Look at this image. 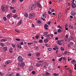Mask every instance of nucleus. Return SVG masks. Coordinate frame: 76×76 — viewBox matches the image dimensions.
I'll use <instances>...</instances> for the list:
<instances>
[{
  "mask_svg": "<svg viewBox=\"0 0 76 76\" xmlns=\"http://www.w3.org/2000/svg\"><path fill=\"white\" fill-rule=\"evenodd\" d=\"M75 0H71V2H72V4H71V5L72 6V8H75V7H76V4L75 3H74V1H75Z\"/></svg>",
  "mask_w": 76,
  "mask_h": 76,
  "instance_id": "f257e3e1",
  "label": "nucleus"
},
{
  "mask_svg": "<svg viewBox=\"0 0 76 76\" xmlns=\"http://www.w3.org/2000/svg\"><path fill=\"white\" fill-rule=\"evenodd\" d=\"M35 17V14L34 13L29 14L28 16L29 19H32Z\"/></svg>",
  "mask_w": 76,
  "mask_h": 76,
  "instance_id": "f03ea898",
  "label": "nucleus"
},
{
  "mask_svg": "<svg viewBox=\"0 0 76 76\" xmlns=\"http://www.w3.org/2000/svg\"><path fill=\"white\" fill-rule=\"evenodd\" d=\"M64 40L63 39L60 40H57V43L59 45H62V43H61V42H62Z\"/></svg>",
  "mask_w": 76,
  "mask_h": 76,
  "instance_id": "7ed1b4c3",
  "label": "nucleus"
},
{
  "mask_svg": "<svg viewBox=\"0 0 76 76\" xmlns=\"http://www.w3.org/2000/svg\"><path fill=\"white\" fill-rule=\"evenodd\" d=\"M25 63L24 62H22L21 64H18V66L21 67H23L24 66H25Z\"/></svg>",
  "mask_w": 76,
  "mask_h": 76,
  "instance_id": "20e7f679",
  "label": "nucleus"
},
{
  "mask_svg": "<svg viewBox=\"0 0 76 76\" xmlns=\"http://www.w3.org/2000/svg\"><path fill=\"white\" fill-rule=\"evenodd\" d=\"M18 59L19 61H20L21 63L23 61V58L21 56H18Z\"/></svg>",
  "mask_w": 76,
  "mask_h": 76,
  "instance_id": "39448f33",
  "label": "nucleus"
},
{
  "mask_svg": "<svg viewBox=\"0 0 76 76\" xmlns=\"http://www.w3.org/2000/svg\"><path fill=\"white\" fill-rule=\"evenodd\" d=\"M34 8L35 5H30V6L29 7L30 9V10H34Z\"/></svg>",
  "mask_w": 76,
  "mask_h": 76,
  "instance_id": "423d86ee",
  "label": "nucleus"
},
{
  "mask_svg": "<svg viewBox=\"0 0 76 76\" xmlns=\"http://www.w3.org/2000/svg\"><path fill=\"white\" fill-rule=\"evenodd\" d=\"M17 46L18 48H22V47H21V45L19 44H18L17 45Z\"/></svg>",
  "mask_w": 76,
  "mask_h": 76,
  "instance_id": "0eeeda50",
  "label": "nucleus"
},
{
  "mask_svg": "<svg viewBox=\"0 0 76 76\" xmlns=\"http://www.w3.org/2000/svg\"><path fill=\"white\" fill-rule=\"evenodd\" d=\"M40 66H41V64L39 63V62L37 63L36 65V66L38 67H40Z\"/></svg>",
  "mask_w": 76,
  "mask_h": 76,
  "instance_id": "6e6552de",
  "label": "nucleus"
},
{
  "mask_svg": "<svg viewBox=\"0 0 76 76\" xmlns=\"http://www.w3.org/2000/svg\"><path fill=\"white\" fill-rule=\"evenodd\" d=\"M9 63H11V62H10V61H8L5 62V64L7 65V64H9Z\"/></svg>",
  "mask_w": 76,
  "mask_h": 76,
  "instance_id": "1a4fd4ad",
  "label": "nucleus"
},
{
  "mask_svg": "<svg viewBox=\"0 0 76 76\" xmlns=\"http://www.w3.org/2000/svg\"><path fill=\"white\" fill-rule=\"evenodd\" d=\"M46 13H44L42 14V17L43 18H46Z\"/></svg>",
  "mask_w": 76,
  "mask_h": 76,
  "instance_id": "9d476101",
  "label": "nucleus"
},
{
  "mask_svg": "<svg viewBox=\"0 0 76 76\" xmlns=\"http://www.w3.org/2000/svg\"><path fill=\"white\" fill-rule=\"evenodd\" d=\"M29 71H32L33 70V67L32 66H30L29 68Z\"/></svg>",
  "mask_w": 76,
  "mask_h": 76,
  "instance_id": "9b49d317",
  "label": "nucleus"
},
{
  "mask_svg": "<svg viewBox=\"0 0 76 76\" xmlns=\"http://www.w3.org/2000/svg\"><path fill=\"white\" fill-rule=\"evenodd\" d=\"M1 8L2 11H3V12H4L5 11V10H6L4 9V6H2L1 7Z\"/></svg>",
  "mask_w": 76,
  "mask_h": 76,
  "instance_id": "f8f14e48",
  "label": "nucleus"
},
{
  "mask_svg": "<svg viewBox=\"0 0 76 76\" xmlns=\"http://www.w3.org/2000/svg\"><path fill=\"white\" fill-rule=\"evenodd\" d=\"M71 14L72 16H75L76 15V13H75V12H71Z\"/></svg>",
  "mask_w": 76,
  "mask_h": 76,
  "instance_id": "ddd939ff",
  "label": "nucleus"
},
{
  "mask_svg": "<svg viewBox=\"0 0 76 76\" xmlns=\"http://www.w3.org/2000/svg\"><path fill=\"white\" fill-rule=\"evenodd\" d=\"M3 49L4 51H6L7 50V47H4L3 48Z\"/></svg>",
  "mask_w": 76,
  "mask_h": 76,
  "instance_id": "4468645a",
  "label": "nucleus"
},
{
  "mask_svg": "<svg viewBox=\"0 0 76 76\" xmlns=\"http://www.w3.org/2000/svg\"><path fill=\"white\" fill-rule=\"evenodd\" d=\"M1 41L2 42H5V41H7V39H3L1 40Z\"/></svg>",
  "mask_w": 76,
  "mask_h": 76,
  "instance_id": "2eb2a0df",
  "label": "nucleus"
},
{
  "mask_svg": "<svg viewBox=\"0 0 76 76\" xmlns=\"http://www.w3.org/2000/svg\"><path fill=\"white\" fill-rule=\"evenodd\" d=\"M48 38L45 39L44 41V42L45 43H47V42H48Z\"/></svg>",
  "mask_w": 76,
  "mask_h": 76,
  "instance_id": "dca6fc26",
  "label": "nucleus"
},
{
  "mask_svg": "<svg viewBox=\"0 0 76 76\" xmlns=\"http://www.w3.org/2000/svg\"><path fill=\"white\" fill-rule=\"evenodd\" d=\"M10 52L11 53H13V48H11L9 50Z\"/></svg>",
  "mask_w": 76,
  "mask_h": 76,
  "instance_id": "f3484780",
  "label": "nucleus"
},
{
  "mask_svg": "<svg viewBox=\"0 0 76 76\" xmlns=\"http://www.w3.org/2000/svg\"><path fill=\"white\" fill-rule=\"evenodd\" d=\"M10 14V13L7 15V18H11L12 16H11V14Z\"/></svg>",
  "mask_w": 76,
  "mask_h": 76,
  "instance_id": "a211bd4d",
  "label": "nucleus"
},
{
  "mask_svg": "<svg viewBox=\"0 0 76 76\" xmlns=\"http://www.w3.org/2000/svg\"><path fill=\"white\" fill-rule=\"evenodd\" d=\"M45 74L46 75H47L48 76H49V75H50V74L47 72H46Z\"/></svg>",
  "mask_w": 76,
  "mask_h": 76,
  "instance_id": "6ab92c4d",
  "label": "nucleus"
},
{
  "mask_svg": "<svg viewBox=\"0 0 76 76\" xmlns=\"http://www.w3.org/2000/svg\"><path fill=\"white\" fill-rule=\"evenodd\" d=\"M37 5L38 6V7L39 8H41V6L40 4L38 3L37 4Z\"/></svg>",
  "mask_w": 76,
  "mask_h": 76,
  "instance_id": "aec40b11",
  "label": "nucleus"
},
{
  "mask_svg": "<svg viewBox=\"0 0 76 76\" xmlns=\"http://www.w3.org/2000/svg\"><path fill=\"white\" fill-rule=\"evenodd\" d=\"M48 13L49 15H53L52 12L50 11H48Z\"/></svg>",
  "mask_w": 76,
  "mask_h": 76,
  "instance_id": "412c9836",
  "label": "nucleus"
},
{
  "mask_svg": "<svg viewBox=\"0 0 76 76\" xmlns=\"http://www.w3.org/2000/svg\"><path fill=\"white\" fill-rule=\"evenodd\" d=\"M69 26L70 28H71V29H73V28H74V27H73V26H72L70 25H69Z\"/></svg>",
  "mask_w": 76,
  "mask_h": 76,
  "instance_id": "4be33fe9",
  "label": "nucleus"
},
{
  "mask_svg": "<svg viewBox=\"0 0 76 76\" xmlns=\"http://www.w3.org/2000/svg\"><path fill=\"white\" fill-rule=\"evenodd\" d=\"M48 50L49 51H51V50H52V48H48Z\"/></svg>",
  "mask_w": 76,
  "mask_h": 76,
  "instance_id": "5701e85b",
  "label": "nucleus"
},
{
  "mask_svg": "<svg viewBox=\"0 0 76 76\" xmlns=\"http://www.w3.org/2000/svg\"><path fill=\"white\" fill-rule=\"evenodd\" d=\"M58 18L60 17H60H61V13L60 12L58 15Z\"/></svg>",
  "mask_w": 76,
  "mask_h": 76,
  "instance_id": "b1692460",
  "label": "nucleus"
},
{
  "mask_svg": "<svg viewBox=\"0 0 76 76\" xmlns=\"http://www.w3.org/2000/svg\"><path fill=\"white\" fill-rule=\"evenodd\" d=\"M24 16L26 17V18H28V14L27 13H25L24 15Z\"/></svg>",
  "mask_w": 76,
  "mask_h": 76,
  "instance_id": "393cba45",
  "label": "nucleus"
},
{
  "mask_svg": "<svg viewBox=\"0 0 76 76\" xmlns=\"http://www.w3.org/2000/svg\"><path fill=\"white\" fill-rule=\"evenodd\" d=\"M22 20H20L18 22V24H19V25H20V24L22 23Z\"/></svg>",
  "mask_w": 76,
  "mask_h": 76,
  "instance_id": "a878e982",
  "label": "nucleus"
},
{
  "mask_svg": "<svg viewBox=\"0 0 76 76\" xmlns=\"http://www.w3.org/2000/svg\"><path fill=\"white\" fill-rule=\"evenodd\" d=\"M64 39L65 42H67V40H68V38H66V37H65Z\"/></svg>",
  "mask_w": 76,
  "mask_h": 76,
  "instance_id": "bb28decb",
  "label": "nucleus"
},
{
  "mask_svg": "<svg viewBox=\"0 0 76 76\" xmlns=\"http://www.w3.org/2000/svg\"><path fill=\"white\" fill-rule=\"evenodd\" d=\"M48 34V32H45L43 33V34L44 35H47V34Z\"/></svg>",
  "mask_w": 76,
  "mask_h": 76,
  "instance_id": "cd10ccee",
  "label": "nucleus"
},
{
  "mask_svg": "<svg viewBox=\"0 0 76 76\" xmlns=\"http://www.w3.org/2000/svg\"><path fill=\"white\" fill-rule=\"evenodd\" d=\"M53 75L55 76H58V75H59V74H56V73H53Z\"/></svg>",
  "mask_w": 76,
  "mask_h": 76,
  "instance_id": "c85d7f7f",
  "label": "nucleus"
},
{
  "mask_svg": "<svg viewBox=\"0 0 76 76\" xmlns=\"http://www.w3.org/2000/svg\"><path fill=\"white\" fill-rule=\"evenodd\" d=\"M0 45L1 46V47H4V45L3 43H0Z\"/></svg>",
  "mask_w": 76,
  "mask_h": 76,
  "instance_id": "c756f323",
  "label": "nucleus"
},
{
  "mask_svg": "<svg viewBox=\"0 0 76 76\" xmlns=\"http://www.w3.org/2000/svg\"><path fill=\"white\" fill-rule=\"evenodd\" d=\"M61 30L60 29L58 30L57 32H59V33H60L61 32Z\"/></svg>",
  "mask_w": 76,
  "mask_h": 76,
  "instance_id": "7c9ffc66",
  "label": "nucleus"
},
{
  "mask_svg": "<svg viewBox=\"0 0 76 76\" xmlns=\"http://www.w3.org/2000/svg\"><path fill=\"white\" fill-rule=\"evenodd\" d=\"M18 17V16L16 15H15L13 16V18H14L15 19H16V18H17Z\"/></svg>",
  "mask_w": 76,
  "mask_h": 76,
  "instance_id": "2f4dec72",
  "label": "nucleus"
},
{
  "mask_svg": "<svg viewBox=\"0 0 76 76\" xmlns=\"http://www.w3.org/2000/svg\"><path fill=\"white\" fill-rule=\"evenodd\" d=\"M3 19L4 20H7V18L5 17H3Z\"/></svg>",
  "mask_w": 76,
  "mask_h": 76,
  "instance_id": "473e14b6",
  "label": "nucleus"
},
{
  "mask_svg": "<svg viewBox=\"0 0 76 76\" xmlns=\"http://www.w3.org/2000/svg\"><path fill=\"white\" fill-rule=\"evenodd\" d=\"M0 75L1 76H3L4 75V74L1 72H0Z\"/></svg>",
  "mask_w": 76,
  "mask_h": 76,
  "instance_id": "72a5a7b5",
  "label": "nucleus"
},
{
  "mask_svg": "<svg viewBox=\"0 0 76 76\" xmlns=\"http://www.w3.org/2000/svg\"><path fill=\"white\" fill-rule=\"evenodd\" d=\"M40 55V53H37L36 54V55L38 57Z\"/></svg>",
  "mask_w": 76,
  "mask_h": 76,
  "instance_id": "f704fd0d",
  "label": "nucleus"
},
{
  "mask_svg": "<svg viewBox=\"0 0 76 76\" xmlns=\"http://www.w3.org/2000/svg\"><path fill=\"white\" fill-rule=\"evenodd\" d=\"M37 22L38 23H41V21L39 20H38L37 21Z\"/></svg>",
  "mask_w": 76,
  "mask_h": 76,
  "instance_id": "c9c22d12",
  "label": "nucleus"
},
{
  "mask_svg": "<svg viewBox=\"0 0 76 76\" xmlns=\"http://www.w3.org/2000/svg\"><path fill=\"white\" fill-rule=\"evenodd\" d=\"M69 45H73V43L72 42H70Z\"/></svg>",
  "mask_w": 76,
  "mask_h": 76,
  "instance_id": "e433bc0d",
  "label": "nucleus"
},
{
  "mask_svg": "<svg viewBox=\"0 0 76 76\" xmlns=\"http://www.w3.org/2000/svg\"><path fill=\"white\" fill-rule=\"evenodd\" d=\"M10 8L11 10H12V9H15V8L14 7H10Z\"/></svg>",
  "mask_w": 76,
  "mask_h": 76,
  "instance_id": "4c0bfd02",
  "label": "nucleus"
},
{
  "mask_svg": "<svg viewBox=\"0 0 76 76\" xmlns=\"http://www.w3.org/2000/svg\"><path fill=\"white\" fill-rule=\"evenodd\" d=\"M44 27H48V25L46 24H45L44 25Z\"/></svg>",
  "mask_w": 76,
  "mask_h": 76,
  "instance_id": "58836bf2",
  "label": "nucleus"
},
{
  "mask_svg": "<svg viewBox=\"0 0 76 76\" xmlns=\"http://www.w3.org/2000/svg\"><path fill=\"white\" fill-rule=\"evenodd\" d=\"M39 42L40 43H42L43 41H42V40L41 39L39 40Z\"/></svg>",
  "mask_w": 76,
  "mask_h": 76,
  "instance_id": "ea45409f",
  "label": "nucleus"
},
{
  "mask_svg": "<svg viewBox=\"0 0 76 76\" xmlns=\"http://www.w3.org/2000/svg\"><path fill=\"white\" fill-rule=\"evenodd\" d=\"M60 50L61 51H64V48L62 47H61L60 48Z\"/></svg>",
  "mask_w": 76,
  "mask_h": 76,
  "instance_id": "a19ab883",
  "label": "nucleus"
},
{
  "mask_svg": "<svg viewBox=\"0 0 76 76\" xmlns=\"http://www.w3.org/2000/svg\"><path fill=\"white\" fill-rule=\"evenodd\" d=\"M58 28H59V29H62V28H61V27L59 25L58 26Z\"/></svg>",
  "mask_w": 76,
  "mask_h": 76,
  "instance_id": "79ce46f5",
  "label": "nucleus"
},
{
  "mask_svg": "<svg viewBox=\"0 0 76 76\" xmlns=\"http://www.w3.org/2000/svg\"><path fill=\"white\" fill-rule=\"evenodd\" d=\"M12 13H16V10L15 9L13 10L12 11Z\"/></svg>",
  "mask_w": 76,
  "mask_h": 76,
  "instance_id": "37998d69",
  "label": "nucleus"
},
{
  "mask_svg": "<svg viewBox=\"0 0 76 76\" xmlns=\"http://www.w3.org/2000/svg\"><path fill=\"white\" fill-rule=\"evenodd\" d=\"M65 38H69V35H68L67 34H66V36H65Z\"/></svg>",
  "mask_w": 76,
  "mask_h": 76,
  "instance_id": "c03bdc74",
  "label": "nucleus"
},
{
  "mask_svg": "<svg viewBox=\"0 0 76 76\" xmlns=\"http://www.w3.org/2000/svg\"><path fill=\"white\" fill-rule=\"evenodd\" d=\"M35 38H36L37 39H38L39 38V36L37 35V36L35 37Z\"/></svg>",
  "mask_w": 76,
  "mask_h": 76,
  "instance_id": "a18cd8bd",
  "label": "nucleus"
},
{
  "mask_svg": "<svg viewBox=\"0 0 76 76\" xmlns=\"http://www.w3.org/2000/svg\"><path fill=\"white\" fill-rule=\"evenodd\" d=\"M45 46H47V47H50L49 45H48V44H45Z\"/></svg>",
  "mask_w": 76,
  "mask_h": 76,
  "instance_id": "49530a36",
  "label": "nucleus"
},
{
  "mask_svg": "<svg viewBox=\"0 0 76 76\" xmlns=\"http://www.w3.org/2000/svg\"><path fill=\"white\" fill-rule=\"evenodd\" d=\"M15 40H16V41H20V39L18 38L16 39Z\"/></svg>",
  "mask_w": 76,
  "mask_h": 76,
  "instance_id": "de8ad7c7",
  "label": "nucleus"
},
{
  "mask_svg": "<svg viewBox=\"0 0 76 76\" xmlns=\"http://www.w3.org/2000/svg\"><path fill=\"white\" fill-rule=\"evenodd\" d=\"M15 32H18V33H19V31L18 30L15 29Z\"/></svg>",
  "mask_w": 76,
  "mask_h": 76,
  "instance_id": "09e8293b",
  "label": "nucleus"
},
{
  "mask_svg": "<svg viewBox=\"0 0 76 76\" xmlns=\"http://www.w3.org/2000/svg\"><path fill=\"white\" fill-rule=\"evenodd\" d=\"M32 73L33 75H35V71H32Z\"/></svg>",
  "mask_w": 76,
  "mask_h": 76,
  "instance_id": "8fccbe9b",
  "label": "nucleus"
},
{
  "mask_svg": "<svg viewBox=\"0 0 76 76\" xmlns=\"http://www.w3.org/2000/svg\"><path fill=\"white\" fill-rule=\"evenodd\" d=\"M62 60V58H60L59 59H58V61H61V60Z\"/></svg>",
  "mask_w": 76,
  "mask_h": 76,
  "instance_id": "3c124183",
  "label": "nucleus"
},
{
  "mask_svg": "<svg viewBox=\"0 0 76 76\" xmlns=\"http://www.w3.org/2000/svg\"><path fill=\"white\" fill-rule=\"evenodd\" d=\"M69 72L70 73H72V69H70L69 70Z\"/></svg>",
  "mask_w": 76,
  "mask_h": 76,
  "instance_id": "603ef678",
  "label": "nucleus"
},
{
  "mask_svg": "<svg viewBox=\"0 0 76 76\" xmlns=\"http://www.w3.org/2000/svg\"><path fill=\"white\" fill-rule=\"evenodd\" d=\"M28 45H31V44H33V43H28Z\"/></svg>",
  "mask_w": 76,
  "mask_h": 76,
  "instance_id": "864d4df0",
  "label": "nucleus"
},
{
  "mask_svg": "<svg viewBox=\"0 0 76 76\" xmlns=\"http://www.w3.org/2000/svg\"><path fill=\"white\" fill-rule=\"evenodd\" d=\"M51 12H52V13H53V12H55V10H53L52 9L51 10Z\"/></svg>",
  "mask_w": 76,
  "mask_h": 76,
  "instance_id": "5fc2aeb1",
  "label": "nucleus"
},
{
  "mask_svg": "<svg viewBox=\"0 0 76 76\" xmlns=\"http://www.w3.org/2000/svg\"><path fill=\"white\" fill-rule=\"evenodd\" d=\"M68 53V52L67 51H66L65 52H64V54H67Z\"/></svg>",
  "mask_w": 76,
  "mask_h": 76,
  "instance_id": "6e6d98bb",
  "label": "nucleus"
},
{
  "mask_svg": "<svg viewBox=\"0 0 76 76\" xmlns=\"http://www.w3.org/2000/svg\"><path fill=\"white\" fill-rule=\"evenodd\" d=\"M43 64H44V65H46V64H47V62H44L43 63Z\"/></svg>",
  "mask_w": 76,
  "mask_h": 76,
  "instance_id": "4d7b16f0",
  "label": "nucleus"
},
{
  "mask_svg": "<svg viewBox=\"0 0 76 76\" xmlns=\"http://www.w3.org/2000/svg\"><path fill=\"white\" fill-rule=\"evenodd\" d=\"M39 63H43V61H39Z\"/></svg>",
  "mask_w": 76,
  "mask_h": 76,
  "instance_id": "13d9d810",
  "label": "nucleus"
},
{
  "mask_svg": "<svg viewBox=\"0 0 76 76\" xmlns=\"http://www.w3.org/2000/svg\"><path fill=\"white\" fill-rule=\"evenodd\" d=\"M23 44V42H21L20 45H22Z\"/></svg>",
  "mask_w": 76,
  "mask_h": 76,
  "instance_id": "bf43d9fd",
  "label": "nucleus"
},
{
  "mask_svg": "<svg viewBox=\"0 0 76 76\" xmlns=\"http://www.w3.org/2000/svg\"><path fill=\"white\" fill-rule=\"evenodd\" d=\"M51 23V21H50L49 22H48L47 23V24H48V25H50V24Z\"/></svg>",
  "mask_w": 76,
  "mask_h": 76,
  "instance_id": "052dcab7",
  "label": "nucleus"
},
{
  "mask_svg": "<svg viewBox=\"0 0 76 76\" xmlns=\"http://www.w3.org/2000/svg\"><path fill=\"white\" fill-rule=\"evenodd\" d=\"M17 70H20V67H18V68H17Z\"/></svg>",
  "mask_w": 76,
  "mask_h": 76,
  "instance_id": "680f3d73",
  "label": "nucleus"
},
{
  "mask_svg": "<svg viewBox=\"0 0 76 76\" xmlns=\"http://www.w3.org/2000/svg\"><path fill=\"white\" fill-rule=\"evenodd\" d=\"M28 56H31V54L29 53L28 54Z\"/></svg>",
  "mask_w": 76,
  "mask_h": 76,
  "instance_id": "e2e57ef3",
  "label": "nucleus"
},
{
  "mask_svg": "<svg viewBox=\"0 0 76 76\" xmlns=\"http://www.w3.org/2000/svg\"><path fill=\"white\" fill-rule=\"evenodd\" d=\"M44 28L46 30H48V28H47V27H44Z\"/></svg>",
  "mask_w": 76,
  "mask_h": 76,
  "instance_id": "0e129e2a",
  "label": "nucleus"
},
{
  "mask_svg": "<svg viewBox=\"0 0 76 76\" xmlns=\"http://www.w3.org/2000/svg\"><path fill=\"white\" fill-rule=\"evenodd\" d=\"M55 48L56 49V50H58V47H57V46H56L55 47Z\"/></svg>",
  "mask_w": 76,
  "mask_h": 76,
  "instance_id": "69168bd1",
  "label": "nucleus"
},
{
  "mask_svg": "<svg viewBox=\"0 0 76 76\" xmlns=\"http://www.w3.org/2000/svg\"><path fill=\"white\" fill-rule=\"evenodd\" d=\"M16 76H19V74L18 73H17L16 74Z\"/></svg>",
  "mask_w": 76,
  "mask_h": 76,
  "instance_id": "338daca9",
  "label": "nucleus"
},
{
  "mask_svg": "<svg viewBox=\"0 0 76 76\" xmlns=\"http://www.w3.org/2000/svg\"><path fill=\"white\" fill-rule=\"evenodd\" d=\"M43 76H48V75H47L45 74L43 75Z\"/></svg>",
  "mask_w": 76,
  "mask_h": 76,
  "instance_id": "774afa93",
  "label": "nucleus"
}]
</instances>
